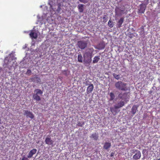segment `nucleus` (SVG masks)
I'll use <instances>...</instances> for the list:
<instances>
[{"mask_svg": "<svg viewBox=\"0 0 160 160\" xmlns=\"http://www.w3.org/2000/svg\"><path fill=\"white\" fill-rule=\"evenodd\" d=\"M127 84L121 81H119L116 82L115 84L116 88L121 91H129L130 89L129 87H127Z\"/></svg>", "mask_w": 160, "mask_h": 160, "instance_id": "nucleus-1", "label": "nucleus"}, {"mask_svg": "<svg viewBox=\"0 0 160 160\" xmlns=\"http://www.w3.org/2000/svg\"><path fill=\"white\" fill-rule=\"evenodd\" d=\"M93 51L94 49L93 48H89L87 50L83 55V57L84 58H90V59H88L87 61L88 63H90L91 62V58Z\"/></svg>", "mask_w": 160, "mask_h": 160, "instance_id": "nucleus-2", "label": "nucleus"}, {"mask_svg": "<svg viewBox=\"0 0 160 160\" xmlns=\"http://www.w3.org/2000/svg\"><path fill=\"white\" fill-rule=\"evenodd\" d=\"M34 93L33 94V98L37 101L41 100L40 95H42L43 92L39 89H36L34 91Z\"/></svg>", "mask_w": 160, "mask_h": 160, "instance_id": "nucleus-3", "label": "nucleus"}, {"mask_svg": "<svg viewBox=\"0 0 160 160\" xmlns=\"http://www.w3.org/2000/svg\"><path fill=\"white\" fill-rule=\"evenodd\" d=\"M145 1H146V4H141L139 6V8L138 9V13H143L146 9V5L148 3V0H145Z\"/></svg>", "mask_w": 160, "mask_h": 160, "instance_id": "nucleus-4", "label": "nucleus"}, {"mask_svg": "<svg viewBox=\"0 0 160 160\" xmlns=\"http://www.w3.org/2000/svg\"><path fill=\"white\" fill-rule=\"evenodd\" d=\"M87 42L85 41H78L77 44L78 47L81 49H85L87 47Z\"/></svg>", "mask_w": 160, "mask_h": 160, "instance_id": "nucleus-5", "label": "nucleus"}, {"mask_svg": "<svg viewBox=\"0 0 160 160\" xmlns=\"http://www.w3.org/2000/svg\"><path fill=\"white\" fill-rule=\"evenodd\" d=\"M132 153H135V154L133 156V159L135 160L139 159L141 157V153L138 150H132Z\"/></svg>", "mask_w": 160, "mask_h": 160, "instance_id": "nucleus-6", "label": "nucleus"}, {"mask_svg": "<svg viewBox=\"0 0 160 160\" xmlns=\"http://www.w3.org/2000/svg\"><path fill=\"white\" fill-rule=\"evenodd\" d=\"M24 115H26L27 118H29L31 119L34 118V116L32 113L27 110L24 111Z\"/></svg>", "mask_w": 160, "mask_h": 160, "instance_id": "nucleus-7", "label": "nucleus"}, {"mask_svg": "<svg viewBox=\"0 0 160 160\" xmlns=\"http://www.w3.org/2000/svg\"><path fill=\"white\" fill-rule=\"evenodd\" d=\"M118 109L117 107L115 105L113 107H111L110 110L112 113L114 115H116L119 111H118Z\"/></svg>", "mask_w": 160, "mask_h": 160, "instance_id": "nucleus-8", "label": "nucleus"}, {"mask_svg": "<svg viewBox=\"0 0 160 160\" xmlns=\"http://www.w3.org/2000/svg\"><path fill=\"white\" fill-rule=\"evenodd\" d=\"M37 151V150L36 149H33L30 150L27 155L28 158H32L33 155L36 153Z\"/></svg>", "mask_w": 160, "mask_h": 160, "instance_id": "nucleus-9", "label": "nucleus"}, {"mask_svg": "<svg viewBox=\"0 0 160 160\" xmlns=\"http://www.w3.org/2000/svg\"><path fill=\"white\" fill-rule=\"evenodd\" d=\"M94 86L92 84H90L88 87L87 89V93L88 94L90 93L93 91Z\"/></svg>", "mask_w": 160, "mask_h": 160, "instance_id": "nucleus-10", "label": "nucleus"}, {"mask_svg": "<svg viewBox=\"0 0 160 160\" xmlns=\"http://www.w3.org/2000/svg\"><path fill=\"white\" fill-rule=\"evenodd\" d=\"M46 143L48 145H52L53 144V141L50 138H47L45 140Z\"/></svg>", "mask_w": 160, "mask_h": 160, "instance_id": "nucleus-11", "label": "nucleus"}, {"mask_svg": "<svg viewBox=\"0 0 160 160\" xmlns=\"http://www.w3.org/2000/svg\"><path fill=\"white\" fill-rule=\"evenodd\" d=\"M29 35L32 39H36L38 37L37 33L35 32L32 31L29 34Z\"/></svg>", "mask_w": 160, "mask_h": 160, "instance_id": "nucleus-12", "label": "nucleus"}, {"mask_svg": "<svg viewBox=\"0 0 160 160\" xmlns=\"http://www.w3.org/2000/svg\"><path fill=\"white\" fill-rule=\"evenodd\" d=\"M124 21V18H121L118 22L117 24V26L118 27L120 28L122 27V24Z\"/></svg>", "mask_w": 160, "mask_h": 160, "instance_id": "nucleus-13", "label": "nucleus"}, {"mask_svg": "<svg viewBox=\"0 0 160 160\" xmlns=\"http://www.w3.org/2000/svg\"><path fill=\"white\" fill-rule=\"evenodd\" d=\"M138 106L135 105H134L132 106L131 109V112L133 115L135 114L136 113L138 109Z\"/></svg>", "mask_w": 160, "mask_h": 160, "instance_id": "nucleus-14", "label": "nucleus"}, {"mask_svg": "<svg viewBox=\"0 0 160 160\" xmlns=\"http://www.w3.org/2000/svg\"><path fill=\"white\" fill-rule=\"evenodd\" d=\"M111 146V143L106 142L103 146V148L105 150H108L110 148Z\"/></svg>", "mask_w": 160, "mask_h": 160, "instance_id": "nucleus-15", "label": "nucleus"}, {"mask_svg": "<svg viewBox=\"0 0 160 160\" xmlns=\"http://www.w3.org/2000/svg\"><path fill=\"white\" fill-rule=\"evenodd\" d=\"M124 105V102L123 101H120L119 102H118L117 104L115 106H116L118 108H119Z\"/></svg>", "mask_w": 160, "mask_h": 160, "instance_id": "nucleus-16", "label": "nucleus"}, {"mask_svg": "<svg viewBox=\"0 0 160 160\" xmlns=\"http://www.w3.org/2000/svg\"><path fill=\"white\" fill-rule=\"evenodd\" d=\"M100 59V56H95L93 58L92 62L93 63H97L99 61Z\"/></svg>", "mask_w": 160, "mask_h": 160, "instance_id": "nucleus-17", "label": "nucleus"}, {"mask_svg": "<svg viewBox=\"0 0 160 160\" xmlns=\"http://www.w3.org/2000/svg\"><path fill=\"white\" fill-rule=\"evenodd\" d=\"M84 5L82 4H79L78 6V8L79 11L80 12H82L83 11V7Z\"/></svg>", "mask_w": 160, "mask_h": 160, "instance_id": "nucleus-18", "label": "nucleus"}, {"mask_svg": "<svg viewBox=\"0 0 160 160\" xmlns=\"http://www.w3.org/2000/svg\"><path fill=\"white\" fill-rule=\"evenodd\" d=\"M91 138H93L95 140H97L98 138V134L96 133L92 134L90 137Z\"/></svg>", "mask_w": 160, "mask_h": 160, "instance_id": "nucleus-19", "label": "nucleus"}, {"mask_svg": "<svg viewBox=\"0 0 160 160\" xmlns=\"http://www.w3.org/2000/svg\"><path fill=\"white\" fill-rule=\"evenodd\" d=\"M83 58L81 54H79L78 56V61L82 62Z\"/></svg>", "mask_w": 160, "mask_h": 160, "instance_id": "nucleus-20", "label": "nucleus"}, {"mask_svg": "<svg viewBox=\"0 0 160 160\" xmlns=\"http://www.w3.org/2000/svg\"><path fill=\"white\" fill-rule=\"evenodd\" d=\"M112 75L114 78L117 80H118L120 79V75L119 74H117L115 73L112 74Z\"/></svg>", "mask_w": 160, "mask_h": 160, "instance_id": "nucleus-21", "label": "nucleus"}, {"mask_svg": "<svg viewBox=\"0 0 160 160\" xmlns=\"http://www.w3.org/2000/svg\"><path fill=\"white\" fill-rule=\"evenodd\" d=\"M108 25L110 28H112L113 26V23L112 21L110 20L108 23Z\"/></svg>", "mask_w": 160, "mask_h": 160, "instance_id": "nucleus-22", "label": "nucleus"}, {"mask_svg": "<svg viewBox=\"0 0 160 160\" xmlns=\"http://www.w3.org/2000/svg\"><path fill=\"white\" fill-rule=\"evenodd\" d=\"M110 100H113L115 98V95L112 92H110Z\"/></svg>", "mask_w": 160, "mask_h": 160, "instance_id": "nucleus-23", "label": "nucleus"}, {"mask_svg": "<svg viewBox=\"0 0 160 160\" xmlns=\"http://www.w3.org/2000/svg\"><path fill=\"white\" fill-rule=\"evenodd\" d=\"M84 122H78L77 125L79 127H82L84 124Z\"/></svg>", "mask_w": 160, "mask_h": 160, "instance_id": "nucleus-24", "label": "nucleus"}, {"mask_svg": "<svg viewBox=\"0 0 160 160\" xmlns=\"http://www.w3.org/2000/svg\"><path fill=\"white\" fill-rule=\"evenodd\" d=\"M31 71L30 70H28L26 72V74L30 75L31 74Z\"/></svg>", "mask_w": 160, "mask_h": 160, "instance_id": "nucleus-25", "label": "nucleus"}, {"mask_svg": "<svg viewBox=\"0 0 160 160\" xmlns=\"http://www.w3.org/2000/svg\"><path fill=\"white\" fill-rule=\"evenodd\" d=\"M28 158L26 157L25 156H23L22 160H29Z\"/></svg>", "mask_w": 160, "mask_h": 160, "instance_id": "nucleus-26", "label": "nucleus"}, {"mask_svg": "<svg viewBox=\"0 0 160 160\" xmlns=\"http://www.w3.org/2000/svg\"><path fill=\"white\" fill-rule=\"evenodd\" d=\"M81 2H82L84 3H86L87 2H86L85 0H79Z\"/></svg>", "mask_w": 160, "mask_h": 160, "instance_id": "nucleus-27", "label": "nucleus"}, {"mask_svg": "<svg viewBox=\"0 0 160 160\" xmlns=\"http://www.w3.org/2000/svg\"><path fill=\"white\" fill-rule=\"evenodd\" d=\"M114 153L113 152H112L111 153L110 156L111 157H112L114 156Z\"/></svg>", "mask_w": 160, "mask_h": 160, "instance_id": "nucleus-28", "label": "nucleus"}, {"mask_svg": "<svg viewBox=\"0 0 160 160\" xmlns=\"http://www.w3.org/2000/svg\"><path fill=\"white\" fill-rule=\"evenodd\" d=\"M121 94H119V97L121 98V99H125V98H124L123 97H122L121 96Z\"/></svg>", "mask_w": 160, "mask_h": 160, "instance_id": "nucleus-29", "label": "nucleus"}, {"mask_svg": "<svg viewBox=\"0 0 160 160\" xmlns=\"http://www.w3.org/2000/svg\"><path fill=\"white\" fill-rule=\"evenodd\" d=\"M107 16L106 15H104L103 17V19L104 20H105L106 19V17Z\"/></svg>", "mask_w": 160, "mask_h": 160, "instance_id": "nucleus-30", "label": "nucleus"}, {"mask_svg": "<svg viewBox=\"0 0 160 160\" xmlns=\"http://www.w3.org/2000/svg\"><path fill=\"white\" fill-rule=\"evenodd\" d=\"M60 8V7H58V8L57 9V11H58V10H59Z\"/></svg>", "mask_w": 160, "mask_h": 160, "instance_id": "nucleus-31", "label": "nucleus"}, {"mask_svg": "<svg viewBox=\"0 0 160 160\" xmlns=\"http://www.w3.org/2000/svg\"><path fill=\"white\" fill-rule=\"evenodd\" d=\"M2 124V121H1V119L0 118V124Z\"/></svg>", "mask_w": 160, "mask_h": 160, "instance_id": "nucleus-32", "label": "nucleus"}, {"mask_svg": "<svg viewBox=\"0 0 160 160\" xmlns=\"http://www.w3.org/2000/svg\"><path fill=\"white\" fill-rule=\"evenodd\" d=\"M160 160V158L159 159H157L156 160Z\"/></svg>", "mask_w": 160, "mask_h": 160, "instance_id": "nucleus-33", "label": "nucleus"}, {"mask_svg": "<svg viewBox=\"0 0 160 160\" xmlns=\"http://www.w3.org/2000/svg\"><path fill=\"white\" fill-rule=\"evenodd\" d=\"M127 94L126 93H124L123 95H126Z\"/></svg>", "mask_w": 160, "mask_h": 160, "instance_id": "nucleus-34", "label": "nucleus"}, {"mask_svg": "<svg viewBox=\"0 0 160 160\" xmlns=\"http://www.w3.org/2000/svg\"><path fill=\"white\" fill-rule=\"evenodd\" d=\"M123 11V10H121V11L122 12V11Z\"/></svg>", "mask_w": 160, "mask_h": 160, "instance_id": "nucleus-35", "label": "nucleus"}]
</instances>
